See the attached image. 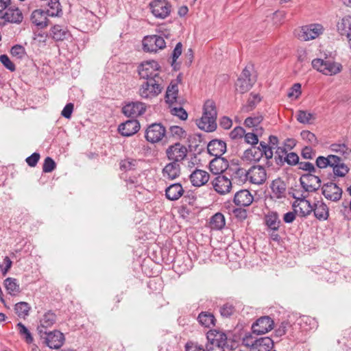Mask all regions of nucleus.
<instances>
[{
    "label": "nucleus",
    "instance_id": "5fc2aeb1",
    "mask_svg": "<svg viewBox=\"0 0 351 351\" xmlns=\"http://www.w3.org/2000/svg\"><path fill=\"white\" fill-rule=\"evenodd\" d=\"M302 138L312 145H316L318 141L315 135L308 130H303L300 133Z\"/></svg>",
    "mask_w": 351,
    "mask_h": 351
},
{
    "label": "nucleus",
    "instance_id": "ddd939ff",
    "mask_svg": "<svg viewBox=\"0 0 351 351\" xmlns=\"http://www.w3.org/2000/svg\"><path fill=\"white\" fill-rule=\"evenodd\" d=\"M300 182L305 192H315L321 186V179L312 173H306L300 178Z\"/></svg>",
    "mask_w": 351,
    "mask_h": 351
},
{
    "label": "nucleus",
    "instance_id": "e433bc0d",
    "mask_svg": "<svg viewBox=\"0 0 351 351\" xmlns=\"http://www.w3.org/2000/svg\"><path fill=\"white\" fill-rule=\"evenodd\" d=\"M178 83H175L171 82L170 84L168 86L167 91H166V102L168 104H175L178 103Z\"/></svg>",
    "mask_w": 351,
    "mask_h": 351
},
{
    "label": "nucleus",
    "instance_id": "f8f14e48",
    "mask_svg": "<svg viewBox=\"0 0 351 351\" xmlns=\"http://www.w3.org/2000/svg\"><path fill=\"white\" fill-rule=\"evenodd\" d=\"M153 15L158 19H165L171 12V5L165 0H154L149 3Z\"/></svg>",
    "mask_w": 351,
    "mask_h": 351
},
{
    "label": "nucleus",
    "instance_id": "680f3d73",
    "mask_svg": "<svg viewBox=\"0 0 351 351\" xmlns=\"http://www.w3.org/2000/svg\"><path fill=\"white\" fill-rule=\"evenodd\" d=\"M0 62L7 69L10 71L11 72H13L16 70L15 64L10 60V59L7 55H1Z\"/></svg>",
    "mask_w": 351,
    "mask_h": 351
},
{
    "label": "nucleus",
    "instance_id": "aec40b11",
    "mask_svg": "<svg viewBox=\"0 0 351 351\" xmlns=\"http://www.w3.org/2000/svg\"><path fill=\"white\" fill-rule=\"evenodd\" d=\"M145 110V104L141 101L129 103L124 106L122 108V112L125 116L132 118H136L144 114Z\"/></svg>",
    "mask_w": 351,
    "mask_h": 351
},
{
    "label": "nucleus",
    "instance_id": "2eb2a0df",
    "mask_svg": "<svg viewBox=\"0 0 351 351\" xmlns=\"http://www.w3.org/2000/svg\"><path fill=\"white\" fill-rule=\"evenodd\" d=\"M40 338L51 349H59L64 341V335L59 330L46 332V334H43V337Z\"/></svg>",
    "mask_w": 351,
    "mask_h": 351
},
{
    "label": "nucleus",
    "instance_id": "c85d7f7f",
    "mask_svg": "<svg viewBox=\"0 0 351 351\" xmlns=\"http://www.w3.org/2000/svg\"><path fill=\"white\" fill-rule=\"evenodd\" d=\"M264 223L267 230H278L281 226L278 214L274 211H269L265 215Z\"/></svg>",
    "mask_w": 351,
    "mask_h": 351
},
{
    "label": "nucleus",
    "instance_id": "a211bd4d",
    "mask_svg": "<svg viewBox=\"0 0 351 351\" xmlns=\"http://www.w3.org/2000/svg\"><path fill=\"white\" fill-rule=\"evenodd\" d=\"M48 16H49V12L42 9H36L32 12L30 21L37 29H43L49 25Z\"/></svg>",
    "mask_w": 351,
    "mask_h": 351
},
{
    "label": "nucleus",
    "instance_id": "37998d69",
    "mask_svg": "<svg viewBox=\"0 0 351 351\" xmlns=\"http://www.w3.org/2000/svg\"><path fill=\"white\" fill-rule=\"evenodd\" d=\"M225 225V217L221 213L215 214L210 219V226L212 229L221 230Z\"/></svg>",
    "mask_w": 351,
    "mask_h": 351
},
{
    "label": "nucleus",
    "instance_id": "bb28decb",
    "mask_svg": "<svg viewBox=\"0 0 351 351\" xmlns=\"http://www.w3.org/2000/svg\"><path fill=\"white\" fill-rule=\"evenodd\" d=\"M189 178L193 186H202L208 182L210 176L207 171L196 169L191 173Z\"/></svg>",
    "mask_w": 351,
    "mask_h": 351
},
{
    "label": "nucleus",
    "instance_id": "79ce46f5",
    "mask_svg": "<svg viewBox=\"0 0 351 351\" xmlns=\"http://www.w3.org/2000/svg\"><path fill=\"white\" fill-rule=\"evenodd\" d=\"M263 121V117L261 114L254 115L246 118L244 121V125L248 128H252V130L263 128L261 125Z\"/></svg>",
    "mask_w": 351,
    "mask_h": 351
},
{
    "label": "nucleus",
    "instance_id": "393cba45",
    "mask_svg": "<svg viewBox=\"0 0 351 351\" xmlns=\"http://www.w3.org/2000/svg\"><path fill=\"white\" fill-rule=\"evenodd\" d=\"M229 166L228 161L222 156H215L209 164L210 171L215 175H221Z\"/></svg>",
    "mask_w": 351,
    "mask_h": 351
},
{
    "label": "nucleus",
    "instance_id": "b1692460",
    "mask_svg": "<svg viewBox=\"0 0 351 351\" xmlns=\"http://www.w3.org/2000/svg\"><path fill=\"white\" fill-rule=\"evenodd\" d=\"M140 129V123L136 119H131L119 125L118 130L123 136H130Z\"/></svg>",
    "mask_w": 351,
    "mask_h": 351
},
{
    "label": "nucleus",
    "instance_id": "412c9836",
    "mask_svg": "<svg viewBox=\"0 0 351 351\" xmlns=\"http://www.w3.org/2000/svg\"><path fill=\"white\" fill-rule=\"evenodd\" d=\"M322 26L319 24H312L302 27L298 34L300 40L307 41L315 39L322 32Z\"/></svg>",
    "mask_w": 351,
    "mask_h": 351
},
{
    "label": "nucleus",
    "instance_id": "6e6552de",
    "mask_svg": "<svg viewBox=\"0 0 351 351\" xmlns=\"http://www.w3.org/2000/svg\"><path fill=\"white\" fill-rule=\"evenodd\" d=\"M295 199L293 204L295 213L301 217H306L313 212V205L306 199L307 195L301 194L300 197L293 196Z\"/></svg>",
    "mask_w": 351,
    "mask_h": 351
},
{
    "label": "nucleus",
    "instance_id": "20e7f679",
    "mask_svg": "<svg viewBox=\"0 0 351 351\" xmlns=\"http://www.w3.org/2000/svg\"><path fill=\"white\" fill-rule=\"evenodd\" d=\"M164 88L162 77L150 79L143 82L139 88L138 93L142 98L152 99L161 93Z\"/></svg>",
    "mask_w": 351,
    "mask_h": 351
},
{
    "label": "nucleus",
    "instance_id": "bf43d9fd",
    "mask_svg": "<svg viewBox=\"0 0 351 351\" xmlns=\"http://www.w3.org/2000/svg\"><path fill=\"white\" fill-rule=\"evenodd\" d=\"M56 167V164L55 161L51 157H47L45 159L43 165V171L45 173H51L52 172Z\"/></svg>",
    "mask_w": 351,
    "mask_h": 351
},
{
    "label": "nucleus",
    "instance_id": "cd10ccee",
    "mask_svg": "<svg viewBox=\"0 0 351 351\" xmlns=\"http://www.w3.org/2000/svg\"><path fill=\"white\" fill-rule=\"evenodd\" d=\"M207 150L212 156H222L226 152V143L221 140H212L207 145Z\"/></svg>",
    "mask_w": 351,
    "mask_h": 351
},
{
    "label": "nucleus",
    "instance_id": "7ed1b4c3",
    "mask_svg": "<svg viewBox=\"0 0 351 351\" xmlns=\"http://www.w3.org/2000/svg\"><path fill=\"white\" fill-rule=\"evenodd\" d=\"M314 69L325 75L332 76L339 73L343 69L341 63L325 58H315L312 60Z\"/></svg>",
    "mask_w": 351,
    "mask_h": 351
},
{
    "label": "nucleus",
    "instance_id": "f3484780",
    "mask_svg": "<svg viewBox=\"0 0 351 351\" xmlns=\"http://www.w3.org/2000/svg\"><path fill=\"white\" fill-rule=\"evenodd\" d=\"M274 326V320L270 317L263 316L252 324V329L254 334L261 335L271 330Z\"/></svg>",
    "mask_w": 351,
    "mask_h": 351
},
{
    "label": "nucleus",
    "instance_id": "a878e982",
    "mask_svg": "<svg viewBox=\"0 0 351 351\" xmlns=\"http://www.w3.org/2000/svg\"><path fill=\"white\" fill-rule=\"evenodd\" d=\"M254 200V197L247 189L240 190L237 192L234 197V203L240 207L250 206Z\"/></svg>",
    "mask_w": 351,
    "mask_h": 351
},
{
    "label": "nucleus",
    "instance_id": "69168bd1",
    "mask_svg": "<svg viewBox=\"0 0 351 351\" xmlns=\"http://www.w3.org/2000/svg\"><path fill=\"white\" fill-rule=\"evenodd\" d=\"M245 132V131L242 127L237 126L231 131L230 136L232 139L242 138L244 136Z\"/></svg>",
    "mask_w": 351,
    "mask_h": 351
},
{
    "label": "nucleus",
    "instance_id": "72a5a7b5",
    "mask_svg": "<svg viewBox=\"0 0 351 351\" xmlns=\"http://www.w3.org/2000/svg\"><path fill=\"white\" fill-rule=\"evenodd\" d=\"M337 32L341 36H346L347 38L351 36V16H346L341 18L337 23Z\"/></svg>",
    "mask_w": 351,
    "mask_h": 351
},
{
    "label": "nucleus",
    "instance_id": "6e6d98bb",
    "mask_svg": "<svg viewBox=\"0 0 351 351\" xmlns=\"http://www.w3.org/2000/svg\"><path fill=\"white\" fill-rule=\"evenodd\" d=\"M330 149L332 152H336V153H339L341 155H346V154L348 155L349 154V152L351 151L350 149H349L348 146L344 143H341V144L333 143L330 145Z\"/></svg>",
    "mask_w": 351,
    "mask_h": 351
},
{
    "label": "nucleus",
    "instance_id": "5701e85b",
    "mask_svg": "<svg viewBox=\"0 0 351 351\" xmlns=\"http://www.w3.org/2000/svg\"><path fill=\"white\" fill-rule=\"evenodd\" d=\"M215 191L219 194H226L230 191L232 182L223 175H219L212 181Z\"/></svg>",
    "mask_w": 351,
    "mask_h": 351
},
{
    "label": "nucleus",
    "instance_id": "c03bdc74",
    "mask_svg": "<svg viewBox=\"0 0 351 351\" xmlns=\"http://www.w3.org/2000/svg\"><path fill=\"white\" fill-rule=\"evenodd\" d=\"M261 101V98L258 94L250 93L246 104H245L242 110L243 112H250L253 110L256 105Z\"/></svg>",
    "mask_w": 351,
    "mask_h": 351
},
{
    "label": "nucleus",
    "instance_id": "864d4df0",
    "mask_svg": "<svg viewBox=\"0 0 351 351\" xmlns=\"http://www.w3.org/2000/svg\"><path fill=\"white\" fill-rule=\"evenodd\" d=\"M287 154V150L286 147H277L275 152V161L276 163L279 166L283 165V158Z\"/></svg>",
    "mask_w": 351,
    "mask_h": 351
},
{
    "label": "nucleus",
    "instance_id": "de8ad7c7",
    "mask_svg": "<svg viewBox=\"0 0 351 351\" xmlns=\"http://www.w3.org/2000/svg\"><path fill=\"white\" fill-rule=\"evenodd\" d=\"M16 328L20 336L26 341L27 343H32L34 341L33 337L29 329L21 322L16 324Z\"/></svg>",
    "mask_w": 351,
    "mask_h": 351
},
{
    "label": "nucleus",
    "instance_id": "2f4dec72",
    "mask_svg": "<svg viewBox=\"0 0 351 351\" xmlns=\"http://www.w3.org/2000/svg\"><path fill=\"white\" fill-rule=\"evenodd\" d=\"M270 187L275 198L282 199L285 197L287 185L282 179L278 178L273 180Z\"/></svg>",
    "mask_w": 351,
    "mask_h": 351
},
{
    "label": "nucleus",
    "instance_id": "c756f323",
    "mask_svg": "<svg viewBox=\"0 0 351 351\" xmlns=\"http://www.w3.org/2000/svg\"><path fill=\"white\" fill-rule=\"evenodd\" d=\"M315 217L319 221L327 220L329 217V208L323 201H317L313 205Z\"/></svg>",
    "mask_w": 351,
    "mask_h": 351
},
{
    "label": "nucleus",
    "instance_id": "7c9ffc66",
    "mask_svg": "<svg viewBox=\"0 0 351 351\" xmlns=\"http://www.w3.org/2000/svg\"><path fill=\"white\" fill-rule=\"evenodd\" d=\"M3 18L8 22L20 23L23 21V16L18 8L10 6L6 9Z\"/></svg>",
    "mask_w": 351,
    "mask_h": 351
},
{
    "label": "nucleus",
    "instance_id": "39448f33",
    "mask_svg": "<svg viewBox=\"0 0 351 351\" xmlns=\"http://www.w3.org/2000/svg\"><path fill=\"white\" fill-rule=\"evenodd\" d=\"M206 351H225L227 344L226 334L222 331L210 330L206 334Z\"/></svg>",
    "mask_w": 351,
    "mask_h": 351
},
{
    "label": "nucleus",
    "instance_id": "09e8293b",
    "mask_svg": "<svg viewBox=\"0 0 351 351\" xmlns=\"http://www.w3.org/2000/svg\"><path fill=\"white\" fill-rule=\"evenodd\" d=\"M48 6L49 10L47 12H49V16H58L62 13V8L59 0H50L48 2Z\"/></svg>",
    "mask_w": 351,
    "mask_h": 351
},
{
    "label": "nucleus",
    "instance_id": "13d9d810",
    "mask_svg": "<svg viewBox=\"0 0 351 351\" xmlns=\"http://www.w3.org/2000/svg\"><path fill=\"white\" fill-rule=\"evenodd\" d=\"M10 53L18 59H22L25 54V49L22 45H15L11 48Z\"/></svg>",
    "mask_w": 351,
    "mask_h": 351
},
{
    "label": "nucleus",
    "instance_id": "f704fd0d",
    "mask_svg": "<svg viewBox=\"0 0 351 351\" xmlns=\"http://www.w3.org/2000/svg\"><path fill=\"white\" fill-rule=\"evenodd\" d=\"M183 193L184 189L180 183L172 184L165 189L166 197L171 201L178 200Z\"/></svg>",
    "mask_w": 351,
    "mask_h": 351
},
{
    "label": "nucleus",
    "instance_id": "9b49d317",
    "mask_svg": "<svg viewBox=\"0 0 351 351\" xmlns=\"http://www.w3.org/2000/svg\"><path fill=\"white\" fill-rule=\"evenodd\" d=\"M188 150L185 145L176 143L170 145L166 150V154L169 160L179 163L186 156Z\"/></svg>",
    "mask_w": 351,
    "mask_h": 351
},
{
    "label": "nucleus",
    "instance_id": "1a4fd4ad",
    "mask_svg": "<svg viewBox=\"0 0 351 351\" xmlns=\"http://www.w3.org/2000/svg\"><path fill=\"white\" fill-rule=\"evenodd\" d=\"M256 82L254 77H251L250 70L246 66L237 79L235 86L236 90L241 94L247 92Z\"/></svg>",
    "mask_w": 351,
    "mask_h": 351
},
{
    "label": "nucleus",
    "instance_id": "f257e3e1",
    "mask_svg": "<svg viewBox=\"0 0 351 351\" xmlns=\"http://www.w3.org/2000/svg\"><path fill=\"white\" fill-rule=\"evenodd\" d=\"M315 163L319 169L331 167L336 177L343 178L349 172V168L342 158L336 155L329 154L326 157L319 156L317 158Z\"/></svg>",
    "mask_w": 351,
    "mask_h": 351
},
{
    "label": "nucleus",
    "instance_id": "9d476101",
    "mask_svg": "<svg viewBox=\"0 0 351 351\" xmlns=\"http://www.w3.org/2000/svg\"><path fill=\"white\" fill-rule=\"evenodd\" d=\"M166 47L164 38L158 35L147 36L143 40V47L145 51L156 52Z\"/></svg>",
    "mask_w": 351,
    "mask_h": 351
},
{
    "label": "nucleus",
    "instance_id": "ea45409f",
    "mask_svg": "<svg viewBox=\"0 0 351 351\" xmlns=\"http://www.w3.org/2000/svg\"><path fill=\"white\" fill-rule=\"evenodd\" d=\"M4 285L8 293L12 295H16L21 292L20 286L15 278H7L4 281Z\"/></svg>",
    "mask_w": 351,
    "mask_h": 351
},
{
    "label": "nucleus",
    "instance_id": "774afa93",
    "mask_svg": "<svg viewBox=\"0 0 351 351\" xmlns=\"http://www.w3.org/2000/svg\"><path fill=\"white\" fill-rule=\"evenodd\" d=\"M186 351H206L202 346L197 343L189 342L185 346Z\"/></svg>",
    "mask_w": 351,
    "mask_h": 351
},
{
    "label": "nucleus",
    "instance_id": "e2e57ef3",
    "mask_svg": "<svg viewBox=\"0 0 351 351\" xmlns=\"http://www.w3.org/2000/svg\"><path fill=\"white\" fill-rule=\"evenodd\" d=\"M171 112L173 115L178 117L182 121H185L187 119L188 114L186 111L182 107L172 108L171 109Z\"/></svg>",
    "mask_w": 351,
    "mask_h": 351
},
{
    "label": "nucleus",
    "instance_id": "a19ab883",
    "mask_svg": "<svg viewBox=\"0 0 351 351\" xmlns=\"http://www.w3.org/2000/svg\"><path fill=\"white\" fill-rule=\"evenodd\" d=\"M199 323L206 328H209L211 326H215V316L208 312H202L197 317Z\"/></svg>",
    "mask_w": 351,
    "mask_h": 351
},
{
    "label": "nucleus",
    "instance_id": "a18cd8bd",
    "mask_svg": "<svg viewBox=\"0 0 351 351\" xmlns=\"http://www.w3.org/2000/svg\"><path fill=\"white\" fill-rule=\"evenodd\" d=\"M31 309V306L27 302H20L15 304L14 311L16 314L22 318H25L29 315V312Z\"/></svg>",
    "mask_w": 351,
    "mask_h": 351
},
{
    "label": "nucleus",
    "instance_id": "49530a36",
    "mask_svg": "<svg viewBox=\"0 0 351 351\" xmlns=\"http://www.w3.org/2000/svg\"><path fill=\"white\" fill-rule=\"evenodd\" d=\"M296 119L300 123L309 124L311 120L315 119V115L306 110H300L297 112Z\"/></svg>",
    "mask_w": 351,
    "mask_h": 351
},
{
    "label": "nucleus",
    "instance_id": "c9c22d12",
    "mask_svg": "<svg viewBox=\"0 0 351 351\" xmlns=\"http://www.w3.org/2000/svg\"><path fill=\"white\" fill-rule=\"evenodd\" d=\"M51 35L56 41H62L68 38L70 36L67 29L60 25H56L51 29Z\"/></svg>",
    "mask_w": 351,
    "mask_h": 351
},
{
    "label": "nucleus",
    "instance_id": "58836bf2",
    "mask_svg": "<svg viewBox=\"0 0 351 351\" xmlns=\"http://www.w3.org/2000/svg\"><path fill=\"white\" fill-rule=\"evenodd\" d=\"M264 132L263 128H256L252 130V132H247L244 134L245 142L252 145L253 147L258 143V137L261 136Z\"/></svg>",
    "mask_w": 351,
    "mask_h": 351
},
{
    "label": "nucleus",
    "instance_id": "6ab92c4d",
    "mask_svg": "<svg viewBox=\"0 0 351 351\" xmlns=\"http://www.w3.org/2000/svg\"><path fill=\"white\" fill-rule=\"evenodd\" d=\"M247 180L252 184H262L267 179L265 169L260 165L252 166L247 170Z\"/></svg>",
    "mask_w": 351,
    "mask_h": 351
},
{
    "label": "nucleus",
    "instance_id": "338daca9",
    "mask_svg": "<svg viewBox=\"0 0 351 351\" xmlns=\"http://www.w3.org/2000/svg\"><path fill=\"white\" fill-rule=\"evenodd\" d=\"M301 94V84L299 83L294 84L291 88L289 92L288 93V97H295L298 98Z\"/></svg>",
    "mask_w": 351,
    "mask_h": 351
},
{
    "label": "nucleus",
    "instance_id": "603ef678",
    "mask_svg": "<svg viewBox=\"0 0 351 351\" xmlns=\"http://www.w3.org/2000/svg\"><path fill=\"white\" fill-rule=\"evenodd\" d=\"M169 132L173 137L178 140L184 138L186 136V131L178 125L171 126Z\"/></svg>",
    "mask_w": 351,
    "mask_h": 351
},
{
    "label": "nucleus",
    "instance_id": "8fccbe9b",
    "mask_svg": "<svg viewBox=\"0 0 351 351\" xmlns=\"http://www.w3.org/2000/svg\"><path fill=\"white\" fill-rule=\"evenodd\" d=\"M236 312L234 305L231 302H226L219 308V313L223 317H230Z\"/></svg>",
    "mask_w": 351,
    "mask_h": 351
},
{
    "label": "nucleus",
    "instance_id": "423d86ee",
    "mask_svg": "<svg viewBox=\"0 0 351 351\" xmlns=\"http://www.w3.org/2000/svg\"><path fill=\"white\" fill-rule=\"evenodd\" d=\"M275 147L269 146L268 144L261 141L259 147H252L245 152V156L254 160H259L260 158L265 156L267 160L271 159L274 156L273 150Z\"/></svg>",
    "mask_w": 351,
    "mask_h": 351
},
{
    "label": "nucleus",
    "instance_id": "0eeeda50",
    "mask_svg": "<svg viewBox=\"0 0 351 351\" xmlns=\"http://www.w3.org/2000/svg\"><path fill=\"white\" fill-rule=\"evenodd\" d=\"M160 66L155 60L146 61L141 64L138 67V75L141 78L146 80L155 79L161 77L159 75V69Z\"/></svg>",
    "mask_w": 351,
    "mask_h": 351
},
{
    "label": "nucleus",
    "instance_id": "4be33fe9",
    "mask_svg": "<svg viewBox=\"0 0 351 351\" xmlns=\"http://www.w3.org/2000/svg\"><path fill=\"white\" fill-rule=\"evenodd\" d=\"M56 322V315L51 311L46 312L40 319V324L37 327V331L40 337L47 332V328L52 326Z\"/></svg>",
    "mask_w": 351,
    "mask_h": 351
},
{
    "label": "nucleus",
    "instance_id": "dca6fc26",
    "mask_svg": "<svg viewBox=\"0 0 351 351\" xmlns=\"http://www.w3.org/2000/svg\"><path fill=\"white\" fill-rule=\"evenodd\" d=\"M324 197L332 202H337L341 198L343 191L335 183L330 182L324 184L322 187Z\"/></svg>",
    "mask_w": 351,
    "mask_h": 351
},
{
    "label": "nucleus",
    "instance_id": "473e14b6",
    "mask_svg": "<svg viewBox=\"0 0 351 351\" xmlns=\"http://www.w3.org/2000/svg\"><path fill=\"white\" fill-rule=\"evenodd\" d=\"M180 166L179 163L171 162L162 169V176L169 180H174L180 176Z\"/></svg>",
    "mask_w": 351,
    "mask_h": 351
},
{
    "label": "nucleus",
    "instance_id": "4c0bfd02",
    "mask_svg": "<svg viewBox=\"0 0 351 351\" xmlns=\"http://www.w3.org/2000/svg\"><path fill=\"white\" fill-rule=\"evenodd\" d=\"M274 346L273 340L268 337H260L258 339L255 348L253 351H271V349Z\"/></svg>",
    "mask_w": 351,
    "mask_h": 351
},
{
    "label": "nucleus",
    "instance_id": "4d7b16f0",
    "mask_svg": "<svg viewBox=\"0 0 351 351\" xmlns=\"http://www.w3.org/2000/svg\"><path fill=\"white\" fill-rule=\"evenodd\" d=\"M136 160L132 158H127L120 162V169L122 171H130L134 169Z\"/></svg>",
    "mask_w": 351,
    "mask_h": 351
},
{
    "label": "nucleus",
    "instance_id": "3c124183",
    "mask_svg": "<svg viewBox=\"0 0 351 351\" xmlns=\"http://www.w3.org/2000/svg\"><path fill=\"white\" fill-rule=\"evenodd\" d=\"M258 339V338L253 334L247 333L243 337L242 343L245 346L250 348L251 351H253V348H255V344H256Z\"/></svg>",
    "mask_w": 351,
    "mask_h": 351
},
{
    "label": "nucleus",
    "instance_id": "0e129e2a",
    "mask_svg": "<svg viewBox=\"0 0 351 351\" xmlns=\"http://www.w3.org/2000/svg\"><path fill=\"white\" fill-rule=\"evenodd\" d=\"M298 165L299 169L308 171V173H315L317 171L313 164L310 162H299Z\"/></svg>",
    "mask_w": 351,
    "mask_h": 351
},
{
    "label": "nucleus",
    "instance_id": "4468645a",
    "mask_svg": "<svg viewBox=\"0 0 351 351\" xmlns=\"http://www.w3.org/2000/svg\"><path fill=\"white\" fill-rule=\"evenodd\" d=\"M165 134V128L161 123H152L145 131V138L150 143H158L162 139Z\"/></svg>",
    "mask_w": 351,
    "mask_h": 351
},
{
    "label": "nucleus",
    "instance_id": "052dcab7",
    "mask_svg": "<svg viewBox=\"0 0 351 351\" xmlns=\"http://www.w3.org/2000/svg\"><path fill=\"white\" fill-rule=\"evenodd\" d=\"M285 162L291 166L296 165L299 162V156L295 152L287 153L285 158H283V165Z\"/></svg>",
    "mask_w": 351,
    "mask_h": 351
},
{
    "label": "nucleus",
    "instance_id": "f03ea898",
    "mask_svg": "<svg viewBox=\"0 0 351 351\" xmlns=\"http://www.w3.org/2000/svg\"><path fill=\"white\" fill-rule=\"evenodd\" d=\"M217 112L215 103L213 100H207L204 105L202 117L197 122L198 128L208 132L217 129Z\"/></svg>",
    "mask_w": 351,
    "mask_h": 351
}]
</instances>
